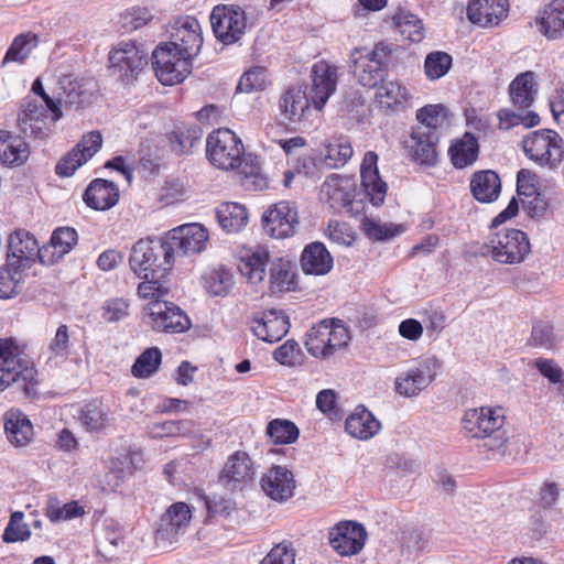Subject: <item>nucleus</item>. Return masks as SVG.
Here are the masks:
<instances>
[{
    "mask_svg": "<svg viewBox=\"0 0 564 564\" xmlns=\"http://www.w3.org/2000/svg\"><path fill=\"white\" fill-rule=\"evenodd\" d=\"M299 226L297 208L293 203L279 202L269 206L262 215V227L267 235L275 239L293 236Z\"/></svg>",
    "mask_w": 564,
    "mask_h": 564,
    "instance_id": "obj_17",
    "label": "nucleus"
},
{
    "mask_svg": "<svg viewBox=\"0 0 564 564\" xmlns=\"http://www.w3.org/2000/svg\"><path fill=\"white\" fill-rule=\"evenodd\" d=\"M39 39L33 33H23L18 35L11 43L4 58L3 64L8 62H24L37 46Z\"/></svg>",
    "mask_w": 564,
    "mask_h": 564,
    "instance_id": "obj_51",
    "label": "nucleus"
},
{
    "mask_svg": "<svg viewBox=\"0 0 564 564\" xmlns=\"http://www.w3.org/2000/svg\"><path fill=\"white\" fill-rule=\"evenodd\" d=\"M539 31L549 40L562 37L564 32V0H553L538 15Z\"/></svg>",
    "mask_w": 564,
    "mask_h": 564,
    "instance_id": "obj_40",
    "label": "nucleus"
},
{
    "mask_svg": "<svg viewBox=\"0 0 564 564\" xmlns=\"http://www.w3.org/2000/svg\"><path fill=\"white\" fill-rule=\"evenodd\" d=\"M193 518L192 508L185 502L171 505L161 516L154 541L158 547L167 550L178 543Z\"/></svg>",
    "mask_w": 564,
    "mask_h": 564,
    "instance_id": "obj_12",
    "label": "nucleus"
},
{
    "mask_svg": "<svg viewBox=\"0 0 564 564\" xmlns=\"http://www.w3.org/2000/svg\"><path fill=\"white\" fill-rule=\"evenodd\" d=\"M187 184L178 177H170L165 181L159 193V199L164 205H172L185 198Z\"/></svg>",
    "mask_w": 564,
    "mask_h": 564,
    "instance_id": "obj_63",
    "label": "nucleus"
},
{
    "mask_svg": "<svg viewBox=\"0 0 564 564\" xmlns=\"http://www.w3.org/2000/svg\"><path fill=\"white\" fill-rule=\"evenodd\" d=\"M270 251L264 246L245 248L240 251L238 270L251 284L263 282L267 274V264Z\"/></svg>",
    "mask_w": 564,
    "mask_h": 564,
    "instance_id": "obj_30",
    "label": "nucleus"
},
{
    "mask_svg": "<svg viewBox=\"0 0 564 564\" xmlns=\"http://www.w3.org/2000/svg\"><path fill=\"white\" fill-rule=\"evenodd\" d=\"M265 433L274 444L294 443L300 435L297 426L285 419H274L269 422Z\"/></svg>",
    "mask_w": 564,
    "mask_h": 564,
    "instance_id": "obj_52",
    "label": "nucleus"
},
{
    "mask_svg": "<svg viewBox=\"0 0 564 564\" xmlns=\"http://www.w3.org/2000/svg\"><path fill=\"white\" fill-rule=\"evenodd\" d=\"M171 247L155 239H140L130 252L129 265L139 279L155 278L171 268Z\"/></svg>",
    "mask_w": 564,
    "mask_h": 564,
    "instance_id": "obj_6",
    "label": "nucleus"
},
{
    "mask_svg": "<svg viewBox=\"0 0 564 564\" xmlns=\"http://www.w3.org/2000/svg\"><path fill=\"white\" fill-rule=\"evenodd\" d=\"M497 116L500 128L505 130L519 124H523L527 128L534 127L540 120L538 113L534 111L516 112L510 109H501Z\"/></svg>",
    "mask_w": 564,
    "mask_h": 564,
    "instance_id": "obj_58",
    "label": "nucleus"
},
{
    "mask_svg": "<svg viewBox=\"0 0 564 564\" xmlns=\"http://www.w3.org/2000/svg\"><path fill=\"white\" fill-rule=\"evenodd\" d=\"M112 417L108 409L99 401H91L85 404L78 414L80 425L89 432H97L106 429Z\"/></svg>",
    "mask_w": 564,
    "mask_h": 564,
    "instance_id": "obj_44",
    "label": "nucleus"
},
{
    "mask_svg": "<svg viewBox=\"0 0 564 564\" xmlns=\"http://www.w3.org/2000/svg\"><path fill=\"white\" fill-rule=\"evenodd\" d=\"M295 550L291 543L274 545L260 564H295Z\"/></svg>",
    "mask_w": 564,
    "mask_h": 564,
    "instance_id": "obj_64",
    "label": "nucleus"
},
{
    "mask_svg": "<svg viewBox=\"0 0 564 564\" xmlns=\"http://www.w3.org/2000/svg\"><path fill=\"white\" fill-rule=\"evenodd\" d=\"M269 84L268 72L264 67L254 66L241 76L238 90L242 93L261 91Z\"/></svg>",
    "mask_w": 564,
    "mask_h": 564,
    "instance_id": "obj_60",
    "label": "nucleus"
},
{
    "mask_svg": "<svg viewBox=\"0 0 564 564\" xmlns=\"http://www.w3.org/2000/svg\"><path fill=\"white\" fill-rule=\"evenodd\" d=\"M77 232L70 227H61L53 231L50 243L42 248V263L54 264L68 253L77 243Z\"/></svg>",
    "mask_w": 564,
    "mask_h": 564,
    "instance_id": "obj_33",
    "label": "nucleus"
},
{
    "mask_svg": "<svg viewBox=\"0 0 564 564\" xmlns=\"http://www.w3.org/2000/svg\"><path fill=\"white\" fill-rule=\"evenodd\" d=\"M486 254L503 264L521 263L530 253L527 235L519 229H502L485 245Z\"/></svg>",
    "mask_w": 564,
    "mask_h": 564,
    "instance_id": "obj_11",
    "label": "nucleus"
},
{
    "mask_svg": "<svg viewBox=\"0 0 564 564\" xmlns=\"http://www.w3.org/2000/svg\"><path fill=\"white\" fill-rule=\"evenodd\" d=\"M295 273L293 263L286 258H276L271 261L269 271L270 289L272 292H289L294 289Z\"/></svg>",
    "mask_w": 564,
    "mask_h": 564,
    "instance_id": "obj_43",
    "label": "nucleus"
},
{
    "mask_svg": "<svg viewBox=\"0 0 564 564\" xmlns=\"http://www.w3.org/2000/svg\"><path fill=\"white\" fill-rule=\"evenodd\" d=\"M505 422V410L501 406L468 409L462 420L463 429L471 437L484 440L485 447L500 454L505 453L508 442Z\"/></svg>",
    "mask_w": 564,
    "mask_h": 564,
    "instance_id": "obj_3",
    "label": "nucleus"
},
{
    "mask_svg": "<svg viewBox=\"0 0 564 564\" xmlns=\"http://www.w3.org/2000/svg\"><path fill=\"white\" fill-rule=\"evenodd\" d=\"M195 423L192 420L165 421L154 424L151 434L154 437H180L186 436L193 430Z\"/></svg>",
    "mask_w": 564,
    "mask_h": 564,
    "instance_id": "obj_59",
    "label": "nucleus"
},
{
    "mask_svg": "<svg viewBox=\"0 0 564 564\" xmlns=\"http://www.w3.org/2000/svg\"><path fill=\"white\" fill-rule=\"evenodd\" d=\"M209 162L217 169L234 171L241 166L245 148L241 139L230 129L220 128L209 133L206 142Z\"/></svg>",
    "mask_w": 564,
    "mask_h": 564,
    "instance_id": "obj_9",
    "label": "nucleus"
},
{
    "mask_svg": "<svg viewBox=\"0 0 564 564\" xmlns=\"http://www.w3.org/2000/svg\"><path fill=\"white\" fill-rule=\"evenodd\" d=\"M381 429L380 422L365 406H358L351 412L345 422L346 432L358 440H370Z\"/></svg>",
    "mask_w": 564,
    "mask_h": 564,
    "instance_id": "obj_38",
    "label": "nucleus"
},
{
    "mask_svg": "<svg viewBox=\"0 0 564 564\" xmlns=\"http://www.w3.org/2000/svg\"><path fill=\"white\" fill-rule=\"evenodd\" d=\"M102 141V135L97 130L84 134L79 142L57 163L56 173L63 177L72 176L101 149Z\"/></svg>",
    "mask_w": 564,
    "mask_h": 564,
    "instance_id": "obj_22",
    "label": "nucleus"
},
{
    "mask_svg": "<svg viewBox=\"0 0 564 564\" xmlns=\"http://www.w3.org/2000/svg\"><path fill=\"white\" fill-rule=\"evenodd\" d=\"M435 356L413 359L394 379V390L403 398H416L435 380L440 369Z\"/></svg>",
    "mask_w": 564,
    "mask_h": 564,
    "instance_id": "obj_8",
    "label": "nucleus"
},
{
    "mask_svg": "<svg viewBox=\"0 0 564 564\" xmlns=\"http://www.w3.org/2000/svg\"><path fill=\"white\" fill-rule=\"evenodd\" d=\"M452 56L445 52H432L424 62V73L430 80L445 76L452 67Z\"/></svg>",
    "mask_w": 564,
    "mask_h": 564,
    "instance_id": "obj_56",
    "label": "nucleus"
},
{
    "mask_svg": "<svg viewBox=\"0 0 564 564\" xmlns=\"http://www.w3.org/2000/svg\"><path fill=\"white\" fill-rule=\"evenodd\" d=\"M215 36L229 45L239 41L249 25L246 11L238 6H217L210 14Z\"/></svg>",
    "mask_w": 564,
    "mask_h": 564,
    "instance_id": "obj_14",
    "label": "nucleus"
},
{
    "mask_svg": "<svg viewBox=\"0 0 564 564\" xmlns=\"http://www.w3.org/2000/svg\"><path fill=\"white\" fill-rule=\"evenodd\" d=\"M525 155L539 164L554 169L563 159V140L560 134L550 129L536 130L522 140Z\"/></svg>",
    "mask_w": 564,
    "mask_h": 564,
    "instance_id": "obj_10",
    "label": "nucleus"
},
{
    "mask_svg": "<svg viewBox=\"0 0 564 564\" xmlns=\"http://www.w3.org/2000/svg\"><path fill=\"white\" fill-rule=\"evenodd\" d=\"M84 200L90 208L108 210L118 203L119 189L113 182L97 178L87 187Z\"/></svg>",
    "mask_w": 564,
    "mask_h": 564,
    "instance_id": "obj_35",
    "label": "nucleus"
},
{
    "mask_svg": "<svg viewBox=\"0 0 564 564\" xmlns=\"http://www.w3.org/2000/svg\"><path fill=\"white\" fill-rule=\"evenodd\" d=\"M429 546L424 532L417 529H404L400 538L401 554L408 560L416 558Z\"/></svg>",
    "mask_w": 564,
    "mask_h": 564,
    "instance_id": "obj_49",
    "label": "nucleus"
},
{
    "mask_svg": "<svg viewBox=\"0 0 564 564\" xmlns=\"http://www.w3.org/2000/svg\"><path fill=\"white\" fill-rule=\"evenodd\" d=\"M448 154L455 167L465 169L471 165L478 158V141L473 134L466 132L460 139L452 143Z\"/></svg>",
    "mask_w": 564,
    "mask_h": 564,
    "instance_id": "obj_42",
    "label": "nucleus"
},
{
    "mask_svg": "<svg viewBox=\"0 0 564 564\" xmlns=\"http://www.w3.org/2000/svg\"><path fill=\"white\" fill-rule=\"evenodd\" d=\"M208 230L200 224H186L173 229L167 239L171 253L178 250L183 254L199 253L206 249Z\"/></svg>",
    "mask_w": 564,
    "mask_h": 564,
    "instance_id": "obj_24",
    "label": "nucleus"
},
{
    "mask_svg": "<svg viewBox=\"0 0 564 564\" xmlns=\"http://www.w3.org/2000/svg\"><path fill=\"white\" fill-rule=\"evenodd\" d=\"M290 323L282 311L270 310L256 315L250 322V329L256 337L265 343L281 340L289 332Z\"/></svg>",
    "mask_w": 564,
    "mask_h": 564,
    "instance_id": "obj_26",
    "label": "nucleus"
},
{
    "mask_svg": "<svg viewBox=\"0 0 564 564\" xmlns=\"http://www.w3.org/2000/svg\"><path fill=\"white\" fill-rule=\"evenodd\" d=\"M260 487L271 500L284 502L294 496L296 481L293 473L285 466L275 465L262 475Z\"/></svg>",
    "mask_w": 564,
    "mask_h": 564,
    "instance_id": "obj_25",
    "label": "nucleus"
},
{
    "mask_svg": "<svg viewBox=\"0 0 564 564\" xmlns=\"http://www.w3.org/2000/svg\"><path fill=\"white\" fill-rule=\"evenodd\" d=\"M416 119V127H425L430 132H437V128L447 119V110L443 105H427L417 110Z\"/></svg>",
    "mask_w": 564,
    "mask_h": 564,
    "instance_id": "obj_57",
    "label": "nucleus"
},
{
    "mask_svg": "<svg viewBox=\"0 0 564 564\" xmlns=\"http://www.w3.org/2000/svg\"><path fill=\"white\" fill-rule=\"evenodd\" d=\"M469 187L476 200L480 203H492L499 197L501 181L495 171H478L471 175Z\"/></svg>",
    "mask_w": 564,
    "mask_h": 564,
    "instance_id": "obj_39",
    "label": "nucleus"
},
{
    "mask_svg": "<svg viewBox=\"0 0 564 564\" xmlns=\"http://www.w3.org/2000/svg\"><path fill=\"white\" fill-rule=\"evenodd\" d=\"M367 538L365 527L355 521H340L328 532L329 545L340 556H352L360 553Z\"/></svg>",
    "mask_w": 564,
    "mask_h": 564,
    "instance_id": "obj_18",
    "label": "nucleus"
},
{
    "mask_svg": "<svg viewBox=\"0 0 564 564\" xmlns=\"http://www.w3.org/2000/svg\"><path fill=\"white\" fill-rule=\"evenodd\" d=\"M517 193L519 196L525 198L533 197L535 205L533 207L535 213H544L546 203L544 202L541 193L539 192V180L535 173L530 170L522 169L517 175Z\"/></svg>",
    "mask_w": 564,
    "mask_h": 564,
    "instance_id": "obj_47",
    "label": "nucleus"
},
{
    "mask_svg": "<svg viewBox=\"0 0 564 564\" xmlns=\"http://www.w3.org/2000/svg\"><path fill=\"white\" fill-rule=\"evenodd\" d=\"M22 271L9 263L0 269V299H9L18 293L23 281Z\"/></svg>",
    "mask_w": 564,
    "mask_h": 564,
    "instance_id": "obj_61",
    "label": "nucleus"
},
{
    "mask_svg": "<svg viewBox=\"0 0 564 564\" xmlns=\"http://www.w3.org/2000/svg\"><path fill=\"white\" fill-rule=\"evenodd\" d=\"M375 87V100L386 111H399L405 107L411 99V93L400 79L382 80Z\"/></svg>",
    "mask_w": 564,
    "mask_h": 564,
    "instance_id": "obj_31",
    "label": "nucleus"
},
{
    "mask_svg": "<svg viewBox=\"0 0 564 564\" xmlns=\"http://www.w3.org/2000/svg\"><path fill=\"white\" fill-rule=\"evenodd\" d=\"M333 265V257L322 242L307 245L301 254V268L305 274L325 275Z\"/></svg>",
    "mask_w": 564,
    "mask_h": 564,
    "instance_id": "obj_37",
    "label": "nucleus"
},
{
    "mask_svg": "<svg viewBox=\"0 0 564 564\" xmlns=\"http://www.w3.org/2000/svg\"><path fill=\"white\" fill-rule=\"evenodd\" d=\"M364 234L371 240L382 241L398 236L402 230L401 226L382 224L375 219L364 217L360 224Z\"/></svg>",
    "mask_w": 564,
    "mask_h": 564,
    "instance_id": "obj_55",
    "label": "nucleus"
},
{
    "mask_svg": "<svg viewBox=\"0 0 564 564\" xmlns=\"http://www.w3.org/2000/svg\"><path fill=\"white\" fill-rule=\"evenodd\" d=\"M161 275L142 279L143 281L138 285L137 294L140 299L148 301L147 304L165 301L163 297L167 295L169 289L160 280Z\"/></svg>",
    "mask_w": 564,
    "mask_h": 564,
    "instance_id": "obj_62",
    "label": "nucleus"
},
{
    "mask_svg": "<svg viewBox=\"0 0 564 564\" xmlns=\"http://www.w3.org/2000/svg\"><path fill=\"white\" fill-rule=\"evenodd\" d=\"M392 20L406 40L419 43L424 37L421 20L411 12L400 10L392 17Z\"/></svg>",
    "mask_w": 564,
    "mask_h": 564,
    "instance_id": "obj_50",
    "label": "nucleus"
},
{
    "mask_svg": "<svg viewBox=\"0 0 564 564\" xmlns=\"http://www.w3.org/2000/svg\"><path fill=\"white\" fill-rule=\"evenodd\" d=\"M193 59L178 54V50L162 43L152 53L155 76L163 85H177L191 73Z\"/></svg>",
    "mask_w": 564,
    "mask_h": 564,
    "instance_id": "obj_13",
    "label": "nucleus"
},
{
    "mask_svg": "<svg viewBox=\"0 0 564 564\" xmlns=\"http://www.w3.org/2000/svg\"><path fill=\"white\" fill-rule=\"evenodd\" d=\"M216 217L223 230L234 234L242 230L248 224L247 208L236 202H224L216 208Z\"/></svg>",
    "mask_w": 564,
    "mask_h": 564,
    "instance_id": "obj_41",
    "label": "nucleus"
},
{
    "mask_svg": "<svg viewBox=\"0 0 564 564\" xmlns=\"http://www.w3.org/2000/svg\"><path fill=\"white\" fill-rule=\"evenodd\" d=\"M350 335L339 319H324L311 327L305 340L307 352L327 359L348 346Z\"/></svg>",
    "mask_w": 564,
    "mask_h": 564,
    "instance_id": "obj_7",
    "label": "nucleus"
},
{
    "mask_svg": "<svg viewBox=\"0 0 564 564\" xmlns=\"http://www.w3.org/2000/svg\"><path fill=\"white\" fill-rule=\"evenodd\" d=\"M143 312L151 319L152 328L156 330L182 333L191 326L187 315L174 303L166 300L145 304Z\"/></svg>",
    "mask_w": 564,
    "mask_h": 564,
    "instance_id": "obj_19",
    "label": "nucleus"
},
{
    "mask_svg": "<svg viewBox=\"0 0 564 564\" xmlns=\"http://www.w3.org/2000/svg\"><path fill=\"white\" fill-rule=\"evenodd\" d=\"M390 45L378 43L373 48L355 47L349 54L354 77L364 87L375 88L388 74Z\"/></svg>",
    "mask_w": 564,
    "mask_h": 564,
    "instance_id": "obj_5",
    "label": "nucleus"
},
{
    "mask_svg": "<svg viewBox=\"0 0 564 564\" xmlns=\"http://www.w3.org/2000/svg\"><path fill=\"white\" fill-rule=\"evenodd\" d=\"M36 260L42 262V248L33 235L24 229L15 230L9 238L8 262L15 269L30 268Z\"/></svg>",
    "mask_w": 564,
    "mask_h": 564,
    "instance_id": "obj_23",
    "label": "nucleus"
},
{
    "mask_svg": "<svg viewBox=\"0 0 564 564\" xmlns=\"http://www.w3.org/2000/svg\"><path fill=\"white\" fill-rule=\"evenodd\" d=\"M437 142V132H430L425 127H414L405 148L417 164L434 166L438 159Z\"/></svg>",
    "mask_w": 564,
    "mask_h": 564,
    "instance_id": "obj_28",
    "label": "nucleus"
},
{
    "mask_svg": "<svg viewBox=\"0 0 564 564\" xmlns=\"http://www.w3.org/2000/svg\"><path fill=\"white\" fill-rule=\"evenodd\" d=\"M30 156V147L23 138L0 130V163L6 166L23 165Z\"/></svg>",
    "mask_w": 564,
    "mask_h": 564,
    "instance_id": "obj_34",
    "label": "nucleus"
},
{
    "mask_svg": "<svg viewBox=\"0 0 564 564\" xmlns=\"http://www.w3.org/2000/svg\"><path fill=\"white\" fill-rule=\"evenodd\" d=\"M162 354L156 347L145 349L132 365L131 373L135 378H149L161 365Z\"/></svg>",
    "mask_w": 564,
    "mask_h": 564,
    "instance_id": "obj_53",
    "label": "nucleus"
},
{
    "mask_svg": "<svg viewBox=\"0 0 564 564\" xmlns=\"http://www.w3.org/2000/svg\"><path fill=\"white\" fill-rule=\"evenodd\" d=\"M4 431L8 441L15 447L28 445L33 437V425L21 410L11 409L4 414Z\"/></svg>",
    "mask_w": 564,
    "mask_h": 564,
    "instance_id": "obj_36",
    "label": "nucleus"
},
{
    "mask_svg": "<svg viewBox=\"0 0 564 564\" xmlns=\"http://www.w3.org/2000/svg\"><path fill=\"white\" fill-rule=\"evenodd\" d=\"M534 74L532 72L518 75L509 86L513 105L520 108H529L534 100Z\"/></svg>",
    "mask_w": 564,
    "mask_h": 564,
    "instance_id": "obj_46",
    "label": "nucleus"
},
{
    "mask_svg": "<svg viewBox=\"0 0 564 564\" xmlns=\"http://www.w3.org/2000/svg\"><path fill=\"white\" fill-rule=\"evenodd\" d=\"M508 14V0H469L467 18L481 28L498 25Z\"/></svg>",
    "mask_w": 564,
    "mask_h": 564,
    "instance_id": "obj_29",
    "label": "nucleus"
},
{
    "mask_svg": "<svg viewBox=\"0 0 564 564\" xmlns=\"http://www.w3.org/2000/svg\"><path fill=\"white\" fill-rule=\"evenodd\" d=\"M254 476V466L248 453L238 451L230 455L219 475V481L228 489L249 484Z\"/></svg>",
    "mask_w": 564,
    "mask_h": 564,
    "instance_id": "obj_27",
    "label": "nucleus"
},
{
    "mask_svg": "<svg viewBox=\"0 0 564 564\" xmlns=\"http://www.w3.org/2000/svg\"><path fill=\"white\" fill-rule=\"evenodd\" d=\"M377 163V153L369 151L365 154L360 166L359 191L354 177L329 175L321 186V200L333 209L347 208L351 215H360L365 212V200H369L373 206L382 205L388 185L380 177Z\"/></svg>",
    "mask_w": 564,
    "mask_h": 564,
    "instance_id": "obj_1",
    "label": "nucleus"
},
{
    "mask_svg": "<svg viewBox=\"0 0 564 564\" xmlns=\"http://www.w3.org/2000/svg\"><path fill=\"white\" fill-rule=\"evenodd\" d=\"M199 139L197 129H176L169 134V144L174 154L183 155L188 154Z\"/></svg>",
    "mask_w": 564,
    "mask_h": 564,
    "instance_id": "obj_54",
    "label": "nucleus"
},
{
    "mask_svg": "<svg viewBox=\"0 0 564 564\" xmlns=\"http://www.w3.org/2000/svg\"><path fill=\"white\" fill-rule=\"evenodd\" d=\"M35 369L22 358V350L11 338H0V392L21 383L28 397L36 393Z\"/></svg>",
    "mask_w": 564,
    "mask_h": 564,
    "instance_id": "obj_4",
    "label": "nucleus"
},
{
    "mask_svg": "<svg viewBox=\"0 0 564 564\" xmlns=\"http://www.w3.org/2000/svg\"><path fill=\"white\" fill-rule=\"evenodd\" d=\"M307 95L316 110H322L335 93L338 83V67L325 59L316 62L311 70Z\"/></svg>",
    "mask_w": 564,
    "mask_h": 564,
    "instance_id": "obj_20",
    "label": "nucleus"
},
{
    "mask_svg": "<svg viewBox=\"0 0 564 564\" xmlns=\"http://www.w3.org/2000/svg\"><path fill=\"white\" fill-rule=\"evenodd\" d=\"M169 39L165 44L192 59L199 54L204 41L199 22L189 15L178 17L171 22Z\"/></svg>",
    "mask_w": 564,
    "mask_h": 564,
    "instance_id": "obj_15",
    "label": "nucleus"
},
{
    "mask_svg": "<svg viewBox=\"0 0 564 564\" xmlns=\"http://www.w3.org/2000/svg\"><path fill=\"white\" fill-rule=\"evenodd\" d=\"M110 69L113 75L128 84L135 79L147 64L145 53L132 41L120 42L109 53Z\"/></svg>",
    "mask_w": 564,
    "mask_h": 564,
    "instance_id": "obj_16",
    "label": "nucleus"
},
{
    "mask_svg": "<svg viewBox=\"0 0 564 564\" xmlns=\"http://www.w3.org/2000/svg\"><path fill=\"white\" fill-rule=\"evenodd\" d=\"M203 281L205 290L213 296H226L235 283L232 273L224 267L207 271Z\"/></svg>",
    "mask_w": 564,
    "mask_h": 564,
    "instance_id": "obj_48",
    "label": "nucleus"
},
{
    "mask_svg": "<svg viewBox=\"0 0 564 564\" xmlns=\"http://www.w3.org/2000/svg\"><path fill=\"white\" fill-rule=\"evenodd\" d=\"M46 105L29 101L18 117L20 130L26 135L35 139H46L52 132L56 121Z\"/></svg>",
    "mask_w": 564,
    "mask_h": 564,
    "instance_id": "obj_21",
    "label": "nucleus"
},
{
    "mask_svg": "<svg viewBox=\"0 0 564 564\" xmlns=\"http://www.w3.org/2000/svg\"><path fill=\"white\" fill-rule=\"evenodd\" d=\"M310 96L302 88H290L279 101L281 116L290 123L300 124L310 111Z\"/></svg>",
    "mask_w": 564,
    "mask_h": 564,
    "instance_id": "obj_32",
    "label": "nucleus"
},
{
    "mask_svg": "<svg viewBox=\"0 0 564 564\" xmlns=\"http://www.w3.org/2000/svg\"><path fill=\"white\" fill-rule=\"evenodd\" d=\"M352 154V145L347 137H333L325 144L324 161L327 166L337 169L344 166Z\"/></svg>",
    "mask_w": 564,
    "mask_h": 564,
    "instance_id": "obj_45",
    "label": "nucleus"
},
{
    "mask_svg": "<svg viewBox=\"0 0 564 564\" xmlns=\"http://www.w3.org/2000/svg\"><path fill=\"white\" fill-rule=\"evenodd\" d=\"M89 83L75 74H61L56 76L51 93H47L40 78L32 84V91L39 95L47 109L53 112L54 119L63 117L62 107L82 109L90 102Z\"/></svg>",
    "mask_w": 564,
    "mask_h": 564,
    "instance_id": "obj_2",
    "label": "nucleus"
}]
</instances>
